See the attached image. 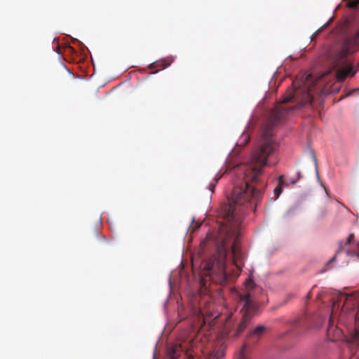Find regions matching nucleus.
Returning <instances> with one entry per match:
<instances>
[{"label":"nucleus","mask_w":359,"mask_h":359,"mask_svg":"<svg viewBox=\"0 0 359 359\" xmlns=\"http://www.w3.org/2000/svg\"><path fill=\"white\" fill-rule=\"evenodd\" d=\"M290 109L282 104L276 106L269 114L263 130L259 146L252 154L249 163L237 168L243 182L233 188L231 199L224 207V217L229 223L226 231L232 236L237 235L245 210L255 206L261 199L266 186L261 179L262 170L267 163V158L275 151L273 129L281 123Z\"/></svg>","instance_id":"obj_1"},{"label":"nucleus","mask_w":359,"mask_h":359,"mask_svg":"<svg viewBox=\"0 0 359 359\" xmlns=\"http://www.w3.org/2000/svg\"><path fill=\"white\" fill-rule=\"evenodd\" d=\"M327 72L319 78H314L311 74L306 75L301 81H293L292 85L295 88L287 95H285L283 100V103L291 101L299 102V105L310 104L313 99V94L320 92L321 94L334 93L338 90V88L330 89L326 86L323 87L321 81L328 74Z\"/></svg>","instance_id":"obj_2"},{"label":"nucleus","mask_w":359,"mask_h":359,"mask_svg":"<svg viewBox=\"0 0 359 359\" xmlns=\"http://www.w3.org/2000/svg\"><path fill=\"white\" fill-rule=\"evenodd\" d=\"M226 243L227 238H222L217 248V257L212 256L201 262L200 276L202 278L208 277L211 281L219 285H225L228 283L229 275L226 271Z\"/></svg>","instance_id":"obj_3"},{"label":"nucleus","mask_w":359,"mask_h":359,"mask_svg":"<svg viewBox=\"0 0 359 359\" xmlns=\"http://www.w3.org/2000/svg\"><path fill=\"white\" fill-rule=\"evenodd\" d=\"M257 290L261 289L251 278L245 280L243 291L238 296L239 300L243 304L241 311L242 316L240 321L229 330V334L231 336L238 337L250 323L256 309L253 299Z\"/></svg>","instance_id":"obj_4"},{"label":"nucleus","mask_w":359,"mask_h":359,"mask_svg":"<svg viewBox=\"0 0 359 359\" xmlns=\"http://www.w3.org/2000/svg\"><path fill=\"white\" fill-rule=\"evenodd\" d=\"M219 316V313L214 311L213 306L209 304L207 307L200 309L198 314V323L201 324V326L208 325L209 327H212Z\"/></svg>","instance_id":"obj_5"},{"label":"nucleus","mask_w":359,"mask_h":359,"mask_svg":"<svg viewBox=\"0 0 359 359\" xmlns=\"http://www.w3.org/2000/svg\"><path fill=\"white\" fill-rule=\"evenodd\" d=\"M183 352L182 344H172L167 348V357L168 359H178Z\"/></svg>","instance_id":"obj_6"},{"label":"nucleus","mask_w":359,"mask_h":359,"mask_svg":"<svg viewBox=\"0 0 359 359\" xmlns=\"http://www.w3.org/2000/svg\"><path fill=\"white\" fill-rule=\"evenodd\" d=\"M355 73V72L353 70V67L347 65L344 68L339 69L337 71L334 77L338 81L342 82L347 76H353Z\"/></svg>","instance_id":"obj_7"},{"label":"nucleus","mask_w":359,"mask_h":359,"mask_svg":"<svg viewBox=\"0 0 359 359\" xmlns=\"http://www.w3.org/2000/svg\"><path fill=\"white\" fill-rule=\"evenodd\" d=\"M231 251L233 256L234 264L239 270H241V266L238 263V262L241 258V253L238 248V244L236 239L234 240L233 243L231 245Z\"/></svg>","instance_id":"obj_8"},{"label":"nucleus","mask_w":359,"mask_h":359,"mask_svg":"<svg viewBox=\"0 0 359 359\" xmlns=\"http://www.w3.org/2000/svg\"><path fill=\"white\" fill-rule=\"evenodd\" d=\"M359 340V328L355 330L353 336L352 338L347 341V344L348 346V348L351 353V355H353L358 349V342Z\"/></svg>","instance_id":"obj_9"},{"label":"nucleus","mask_w":359,"mask_h":359,"mask_svg":"<svg viewBox=\"0 0 359 359\" xmlns=\"http://www.w3.org/2000/svg\"><path fill=\"white\" fill-rule=\"evenodd\" d=\"M285 176L283 175H281L278 177V186L274 189V195L275 198H278L279 196L281 194L283 191V187L285 186L287 187L289 185V182H286L284 180Z\"/></svg>","instance_id":"obj_10"},{"label":"nucleus","mask_w":359,"mask_h":359,"mask_svg":"<svg viewBox=\"0 0 359 359\" xmlns=\"http://www.w3.org/2000/svg\"><path fill=\"white\" fill-rule=\"evenodd\" d=\"M353 238H354V234L350 233L348 237L347 238L346 242H344V243L341 242L339 243L338 251L336 252L335 255L330 260V262H328V264L330 263L335 261L337 256H338V255H339V253L344 250V248L346 245H348L351 243V242L353 240Z\"/></svg>","instance_id":"obj_11"},{"label":"nucleus","mask_w":359,"mask_h":359,"mask_svg":"<svg viewBox=\"0 0 359 359\" xmlns=\"http://www.w3.org/2000/svg\"><path fill=\"white\" fill-rule=\"evenodd\" d=\"M224 356V348L220 347L215 352L210 353L206 359H221Z\"/></svg>","instance_id":"obj_12"},{"label":"nucleus","mask_w":359,"mask_h":359,"mask_svg":"<svg viewBox=\"0 0 359 359\" xmlns=\"http://www.w3.org/2000/svg\"><path fill=\"white\" fill-rule=\"evenodd\" d=\"M169 65L165 60H161L156 62H154L149 65V69L159 68L160 69H164Z\"/></svg>","instance_id":"obj_13"},{"label":"nucleus","mask_w":359,"mask_h":359,"mask_svg":"<svg viewBox=\"0 0 359 359\" xmlns=\"http://www.w3.org/2000/svg\"><path fill=\"white\" fill-rule=\"evenodd\" d=\"M265 330H266L265 326L258 325L251 332L250 335L260 337L261 335H262L264 333Z\"/></svg>","instance_id":"obj_14"},{"label":"nucleus","mask_w":359,"mask_h":359,"mask_svg":"<svg viewBox=\"0 0 359 359\" xmlns=\"http://www.w3.org/2000/svg\"><path fill=\"white\" fill-rule=\"evenodd\" d=\"M245 346L243 345L236 353L234 359H248L245 355Z\"/></svg>","instance_id":"obj_15"},{"label":"nucleus","mask_w":359,"mask_h":359,"mask_svg":"<svg viewBox=\"0 0 359 359\" xmlns=\"http://www.w3.org/2000/svg\"><path fill=\"white\" fill-rule=\"evenodd\" d=\"M359 4V0H351L349 1L348 3V6L350 8H356Z\"/></svg>","instance_id":"obj_16"},{"label":"nucleus","mask_w":359,"mask_h":359,"mask_svg":"<svg viewBox=\"0 0 359 359\" xmlns=\"http://www.w3.org/2000/svg\"><path fill=\"white\" fill-rule=\"evenodd\" d=\"M297 179L290 180L289 184L290 183L291 184H295L302 178V173L300 171L297 172Z\"/></svg>","instance_id":"obj_17"},{"label":"nucleus","mask_w":359,"mask_h":359,"mask_svg":"<svg viewBox=\"0 0 359 359\" xmlns=\"http://www.w3.org/2000/svg\"><path fill=\"white\" fill-rule=\"evenodd\" d=\"M219 178H216L215 177L214 180H213V182H210V185H209V189L213 192L214 191V189H215V187L216 185V184L217 183L218 180H219Z\"/></svg>","instance_id":"obj_18"},{"label":"nucleus","mask_w":359,"mask_h":359,"mask_svg":"<svg viewBox=\"0 0 359 359\" xmlns=\"http://www.w3.org/2000/svg\"><path fill=\"white\" fill-rule=\"evenodd\" d=\"M242 139L243 140V143L246 144L248 141L249 140V137L248 135H243Z\"/></svg>","instance_id":"obj_19"},{"label":"nucleus","mask_w":359,"mask_h":359,"mask_svg":"<svg viewBox=\"0 0 359 359\" xmlns=\"http://www.w3.org/2000/svg\"><path fill=\"white\" fill-rule=\"evenodd\" d=\"M320 31H316L314 34L311 36V40H313L319 34Z\"/></svg>","instance_id":"obj_20"},{"label":"nucleus","mask_w":359,"mask_h":359,"mask_svg":"<svg viewBox=\"0 0 359 359\" xmlns=\"http://www.w3.org/2000/svg\"><path fill=\"white\" fill-rule=\"evenodd\" d=\"M357 248H358V252H355L354 254H355L358 257H359V241L357 243Z\"/></svg>","instance_id":"obj_21"},{"label":"nucleus","mask_w":359,"mask_h":359,"mask_svg":"<svg viewBox=\"0 0 359 359\" xmlns=\"http://www.w3.org/2000/svg\"><path fill=\"white\" fill-rule=\"evenodd\" d=\"M185 354L187 355V357H189V359H191V355H189L188 351H186V352H185Z\"/></svg>","instance_id":"obj_22"}]
</instances>
